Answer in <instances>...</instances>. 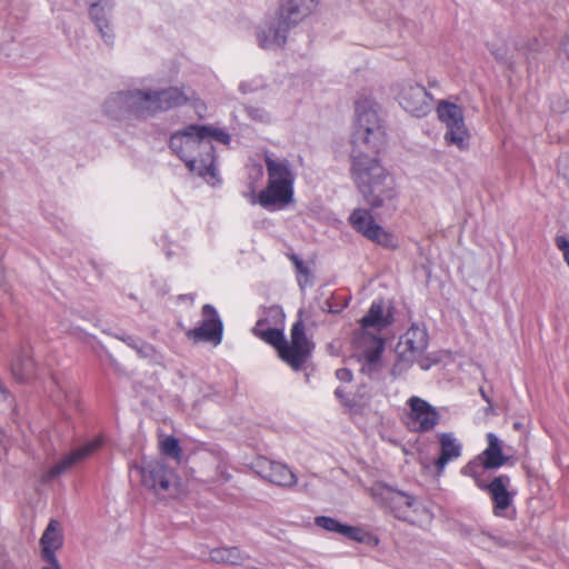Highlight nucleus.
I'll use <instances>...</instances> for the list:
<instances>
[{"label": "nucleus", "instance_id": "nucleus-13", "mask_svg": "<svg viewBox=\"0 0 569 569\" xmlns=\"http://www.w3.org/2000/svg\"><path fill=\"white\" fill-rule=\"evenodd\" d=\"M103 442L102 437H96L94 439L88 441L87 443L80 446L79 448L72 450L70 453L64 456L60 461H58L54 466L49 468L41 477L42 482L48 483L53 479L59 477L60 475L67 472L74 465L82 461L84 458L89 457L93 452H96L99 448H101Z\"/></svg>", "mask_w": 569, "mask_h": 569}, {"label": "nucleus", "instance_id": "nucleus-22", "mask_svg": "<svg viewBox=\"0 0 569 569\" xmlns=\"http://www.w3.org/2000/svg\"><path fill=\"white\" fill-rule=\"evenodd\" d=\"M62 543L63 538L59 530V522L51 519L40 539L42 560L56 562V551L62 547Z\"/></svg>", "mask_w": 569, "mask_h": 569}, {"label": "nucleus", "instance_id": "nucleus-45", "mask_svg": "<svg viewBox=\"0 0 569 569\" xmlns=\"http://www.w3.org/2000/svg\"><path fill=\"white\" fill-rule=\"evenodd\" d=\"M562 52L565 53V56L569 60V37L566 38V40L562 42Z\"/></svg>", "mask_w": 569, "mask_h": 569}, {"label": "nucleus", "instance_id": "nucleus-35", "mask_svg": "<svg viewBox=\"0 0 569 569\" xmlns=\"http://www.w3.org/2000/svg\"><path fill=\"white\" fill-rule=\"evenodd\" d=\"M315 525L328 532L342 533L345 523L329 516H318L315 518Z\"/></svg>", "mask_w": 569, "mask_h": 569}, {"label": "nucleus", "instance_id": "nucleus-31", "mask_svg": "<svg viewBox=\"0 0 569 569\" xmlns=\"http://www.w3.org/2000/svg\"><path fill=\"white\" fill-rule=\"evenodd\" d=\"M380 436L382 440L388 441L393 446L400 447L405 455H411L416 443L418 442V436L416 432H413L412 437L406 441L395 433V429H381Z\"/></svg>", "mask_w": 569, "mask_h": 569}, {"label": "nucleus", "instance_id": "nucleus-23", "mask_svg": "<svg viewBox=\"0 0 569 569\" xmlns=\"http://www.w3.org/2000/svg\"><path fill=\"white\" fill-rule=\"evenodd\" d=\"M153 91L158 113L183 106L191 99L187 92L177 87Z\"/></svg>", "mask_w": 569, "mask_h": 569}, {"label": "nucleus", "instance_id": "nucleus-40", "mask_svg": "<svg viewBox=\"0 0 569 569\" xmlns=\"http://www.w3.org/2000/svg\"><path fill=\"white\" fill-rule=\"evenodd\" d=\"M346 307H347V301H343L338 305V303H336V299H328L326 301V306L323 309L330 313H338Z\"/></svg>", "mask_w": 569, "mask_h": 569}, {"label": "nucleus", "instance_id": "nucleus-34", "mask_svg": "<svg viewBox=\"0 0 569 569\" xmlns=\"http://www.w3.org/2000/svg\"><path fill=\"white\" fill-rule=\"evenodd\" d=\"M161 452L169 457L174 459L176 461L180 462L182 457V450L179 443V440L172 436L167 437L164 440L161 441Z\"/></svg>", "mask_w": 569, "mask_h": 569}, {"label": "nucleus", "instance_id": "nucleus-9", "mask_svg": "<svg viewBox=\"0 0 569 569\" xmlns=\"http://www.w3.org/2000/svg\"><path fill=\"white\" fill-rule=\"evenodd\" d=\"M202 321L201 323L189 330L187 337L193 342H211L213 346H218L222 340L223 326L222 321L211 305H204L202 307Z\"/></svg>", "mask_w": 569, "mask_h": 569}, {"label": "nucleus", "instance_id": "nucleus-19", "mask_svg": "<svg viewBox=\"0 0 569 569\" xmlns=\"http://www.w3.org/2000/svg\"><path fill=\"white\" fill-rule=\"evenodd\" d=\"M130 117L147 119L158 113L154 91L151 89L128 90Z\"/></svg>", "mask_w": 569, "mask_h": 569}, {"label": "nucleus", "instance_id": "nucleus-38", "mask_svg": "<svg viewBox=\"0 0 569 569\" xmlns=\"http://www.w3.org/2000/svg\"><path fill=\"white\" fill-rule=\"evenodd\" d=\"M555 242L557 248L562 252L563 259L569 267V240L565 236H557Z\"/></svg>", "mask_w": 569, "mask_h": 569}, {"label": "nucleus", "instance_id": "nucleus-32", "mask_svg": "<svg viewBox=\"0 0 569 569\" xmlns=\"http://www.w3.org/2000/svg\"><path fill=\"white\" fill-rule=\"evenodd\" d=\"M463 532L470 538L472 543L482 548L490 547L491 543L496 546L503 545V539L501 537L493 536L483 530L463 529Z\"/></svg>", "mask_w": 569, "mask_h": 569}, {"label": "nucleus", "instance_id": "nucleus-51", "mask_svg": "<svg viewBox=\"0 0 569 569\" xmlns=\"http://www.w3.org/2000/svg\"><path fill=\"white\" fill-rule=\"evenodd\" d=\"M496 58H497V59H502V58H503V54H496Z\"/></svg>", "mask_w": 569, "mask_h": 569}, {"label": "nucleus", "instance_id": "nucleus-30", "mask_svg": "<svg viewBox=\"0 0 569 569\" xmlns=\"http://www.w3.org/2000/svg\"><path fill=\"white\" fill-rule=\"evenodd\" d=\"M57 389L52 392V399L58 406L67 405L77 408L79 405L78 390L74 387L60 385L54 380Z\"/></svg>", "mask_w": 569, "mask_h": 569}, {"label": "nucleus", "instance_id": "nucleus-21", "mask_svg": "<svg viewBox=\"0 0 569 569\" xmlns=\"http://www.w3.org/2000/svg\"><path fill=\"white\" fill-rule=\"evenodd\" d=\"M438 437L440 455L435 460V467L437 477H440L443 475L446 466L461 456L462 445L452 432H442Z\"/></svg>", "mask_w": 569, "mask_h": 569}, {"label": "nucleus", "instance_id": "nucleus-20", "mask_svg": "<svg viewBox=\"0 0 569 569\" xmlns=\"http://www.w3.org/2000/svg\"><path fill=\"white\" fill-rule=\"evenodd\" d=\"M319 0H281L278 12L293 28L315 12Z\"/></svg>", "mask_w": 569, "mask_h": 569}, {"label": "nucleus", "instance_id": "nucleus-52", "mask_svg": "<svg viewBox=\"0 0 569 569\" xmlns=\"http://www.w3.org/2000/svg\"><path fill=\"white\" fill-rule=\"evenodd\" d=\"M413 431H425L426 429L425 428H421V429H412Z\"/></svg>", "mask_w": 569, "mask_h": 569}, {"label": "nucleus", "instance_id": "nucleus-6", "mask_svg": "<svg viewBox=\"0 0 569 569\" xmlns=\"http://www.w3.org/2000/svg\"><path fill=\"white\" fill-rule=\"evenodd\" d=\"M177 475L163 461L154 460L141 467L142 485L158 496L171 495Z\"/></svg>", "mask_w": 569, "mask_h": 569}, {"label": "nucleus", "instance_id": "nucleus-8", "mask_svg": "<svg viewBox=\"0 0 569 569\" xmlns=\"http://www.w3.org/2000/svg\"><path fill=\"white\" fill-rule=\"evenodd\" d=\"M407 403L409 418L418 427H436L449 421V410L446 407L437 408L417 396L410 397Z\"/></svg>", "mask_w": 569, "mask_h": 569}, {"label": "nucleus", "instance_id": "nucleus-26", "mask_svg": "<svg viewBox=\"0 0 569 569\" xmlns=\"http://www.w3.org/2000/svg\"><path fill=\"white\" fill-rule=\"evenodd\" d=\"M211 561L216 563H227L231 566H240L249 556L242 552L238 547H219L210 551Z\"/></svg>", "mask_w": 569, "mask_h": 569}, {"label": "nucleus", "instance_id": "nucleus-28", "mask_svg": "<svg viewBox=\"0 0 569 569\" xmlns=\"http://www.w3.org/2000/svg\"><path fill=\"white\" fill-rule=\"evenodd\" d=\"M439 119L446 124V127H452L455 124H462L463 113L459 106L447 101H440L437 108Z\"/></svg>", "mask_w": 569, "mask_h": 569}, {"label": "nucleus", "instance_id": "nucleus-5", "mask_svg": "<svg viewBox=\"0 0 569 569\" xmlns=\"http://www.w3.org/2000/svg\"><path fill=\"white\" fill-rule=\"evenodd\" d=\"M315 343L307 338L302 320L293 323L290 331V341L284 340L278 355L291 369L298 371L311 357Z\"/></svg>", "mask_w": 569, "mask_h": 569}, {"label": "nucleus", "instance_id": "nucleus-2", "mask_svg": "<svg viewBox=\"0 0 569 569\" xmlns=\"http://www.w3.org/2000/svg\"><path fill=\"white\" fill-rule=\"evenodd\" d=\"M207 129L203 124H190L173 132L169 140V147L187 166V168L202 178L214 179L216 154L212 141L203 139L202 132Z\"/></svg>", "mask_w": 569, "mask_h": 569}, {"label": "nucleus", "instance_id": "nucleus-49", "mask_svg": "<svg viewBox=\"0 0 569 569\" xmlns=\"http://www.w3.org/2000/svg\"><path fill=\"white\" fill-rule=\"evenodd\" d=\"M480 393L482 396V398L487 401V403L489 405L488 409H491V402L488 398V396L486 395L485 390L483 389H480Z\"/></svg>", "mask_w": 569, "mask_h": 569}, {"label": "nucleus", "instance_id": "nucleus-10", "mask_svg": "<svg viewBox=\"0 0 569 569\" xmlns=\"http://www.w3.org/2000/svg\"><path fill=\"white\" fill-rule=\"evenodd\" d=\"M252 469L259 477L279 487L297 485L296 473L286 463L258 457L252 462Z\"/></svg>", "mask_w": 569, "mask_h": 569}, {"label": "nucleus", "instance_id": "nucleus-42", "mask_svg": "<svg viewBox=\"0 0 569 569\" xmlns=\"http://www.w3.org/2000/svg\"><path fill=\"white\" fill-rule=\"evenodd\" d=\"M336 377L343 382H349L352 380V372L347 368H340L336 371Z\"/></svg>", "mask_w": 569, "mask_h": 569}, {"label": "nucleus", "instance_id": "nucleus-27", "mask_svg": "<svg viewBox=\"0 0 569 569\" xmlns=\"http://www.w3.org/2000/svg\"><path fill=\"white\" fill-rule=\"evenodd\" d=\"M267 322V319H259L253 327V333L267 343L273 346L279 352L286 340L283 332L278 328H264Z\"/></svg>", "mask_w": 569, "mask_h": 569}, {"label": "nucleus", "instance_id": "nucleus-33", "mask_svg": "<svg viewBox=\"0 0 569 569\" xmlns=\"http://www.w3.org/2000/svg\"><path fill=\"white\" fill-rule=\"evenodd\" d=\"M486 470L488 469L485 468L483 460L479 459L478 456L476 459L469 461L466 466L461 468V473L463 476L471 477L475 480L476 486L478 487V482H482L481 477L483 476Z\"/></svg>", "mask_w": 569, "mask_h": 569}, {"label": "nucleus", "instance_id": "nucleus-18", "mask_svg": "<svg viewBox=\"0 0 569 569\" xmlns=\"http://www.w3.org/2000/svg\"><path fill=\"white\" fill-rule=\"evenodd\" d=\"M113 3L110 0H99L89 8V17L96 24L104 43L112 47L114 43V33L110 24Z\"/></svg>", "mask_w": 569, "mask_h": 569}, {"label": "nucleus", "instance_id": "nucleus-46", "mask_svg": "<svg viewBox=\"0 0 569 569\" xmlns=\"http://www.w3.org/2000/svg\"><path fill=\"white\" fill-rule=\"evenodd\" d=\"M42 569H61V567L58 559H56V562H48V566L43 567Z\"/></svg>", "mask_w": 569, "mask_h": 569}, {"label": "nucleus", "instance_id": "nucleus-47", "mask_svg": "<svg viewBox=\"0 0 569 569\" xmlns=\"http://www.w3.org/2000/svg\"><path fill=\"white\" fill-rule=\"evenodd\" d=\"M290 260L295 264V268L298 267V263H302L303 261L296 254L290 256Z\"/></svg>", "mask_w": 569, "mask_h": 569}, {"label": "nucleus", "instance_id": "nucleus-7", "mask_svg": "<svg viewBox=\"0 0 569 569\" xmlns=\"http://www.w3.org/2000/svg\"><path fill=\"white\" fill-rule=\"evenodd\" d=\"M350 224L367 239L386 248L395 247V237L378 224L370 210L357 208L349 217Z\"/></svg>", "mask_w": 569, "mask_h": 569}, {"label": "nucleus", "instance_id": "nucleus-50", "mask_svg": "<svg viewBox=\"0 0 569 569\" xmlns=\"http://www.w3.org/2000/svg\"><path fill=\"white\" fill-rule=\"evenodd\" d=\"M512 427L518 428V427H522V425H521L520 422H515V423L512 425Z\"/></svg>", "mask_w": 569, "mask_h": 569}, {"label": "nucleus", "instance_id": "nucleus-12", "mask_svg": "<svg viewBox=\"0 0 569 569\" xmlns=\"http://www.w3.org/2000/svg\"><path fill=\"white\" fill-rule=\"evenodd\" d=\"M293 27L278 12L276 17L269 18L257 32L258 43L262 49H280Z\"/></svg>", "mask_w": 569, "mask_h": 569}, {"label": "nucleus", "instance_id": "nucleus-16", "mask_svg": "<svg viewBox=\"0 0 569 569\" xmlns=\"http://www.w3.org/2000/svg\"><path fill=\"white\" fill-rule=\"evenodd\" d=\"M9 369L12 379L18 383H31L38 377V365L30 347H21L13 351Z\"/></svg>", "mask_w": 569, "mask_h": 569}, {"label": "nucleus", "instance_id": "nucleus-48", "mask_svg": "<svg viewBox=\"0 0 569 569\" xmlns=\"http://www.w3.org/2000/svg\"><path fill=\"white\" fill-rule=\"evenodd\" d=\"M335 395L337 398H339L341 400L345 398L343 390L341 388H337L335 391Z\"/></svg>", "mask_w": 569, "mask_h": 569}, {"label": "nucleus", "instance_id": "nucleus-39", "mask_svg": "<svg viewBox=\"0 0 569 569\" xmlns=\"http://www.w3.org/2000/svg\"><path fill=\"white\" fill-rule=\"evenodd\" d=\"M136 351L139 353L142 358H153L156 356V349L152 345L141 341L138 345V348Z\"/></svg>", "mask_w": 569, "mask_h": 569}, {"label": "nucleus", "instance_id": "nucleus-44", "mask_svg": "<svg viewBox=\"0 0 569 569\" xmlns=\"http://www.w3.org/2000/svg\"><path fill=\"white\" fill-rule=\"evenodd\" d=\"M567 104H568L567 100H563L562 102H560L559 106H557L556 103L552 102L551 109L555 112H563L567 109Z\"/></svg>", "mask_w": 569, "mask_h": 569}, {"label": "nucleus", "instance_id": "nucleus-25", "mask_svg": "<svg viewBox=\"0 0 569 569\" xmlns=\"http://www.w3.org/2000/svg\"><path fill=\"white\" fill-rule=\"evenodd\" d=\"M488 446L479 455V459L483 460L485 468L496 470L506 465L508 458L502 452L501 441L493 433L487 435Z\"/></svg>", "mask_w": 569, "mask_h": 569}, {"label": "nucleus", "instance_id": "nucleus-29", "mask_svg": "<svg viewBox=\"0 0 569 569\" xmlns=\"http://www.w3.org/2000/svg\"><path fill=\"white\" fill-rule=\"evenodd\" d=\"M445 141L449 146H456L459 150H466L469 147V133L465 126V120L462 124H455L452 127H447V131L445 133Z\"/></svg>", "mask_w": 569, "mask_h": 569}, {"label": "nucleus", "instance_id": "nucleus-14", "mask_svg": "<svg viewBox=\"0 0 569 569\" xmlns=\"http://www.w3.org/2000/svg\"><path fill=\"white\" fill-rule=\"evenodd\" d=\"M431 96L420 84H407L399 94L400 106L417 118L425 117L431 111Z\"/></svg>", "mask_w": 569, "mask_h": 569}, {"label": "nucleus", "instance_id": "nucleus-17", "mask_svg": "<svg viewBox=\"0 0 569 569\" xmlns=\"http://www.w3.org/2000/svg\"><path fill=\"white\" fill-rule=\"evenodd\" d=\"M427 347V330L417 325H412L400 338L397 350L400 357L406 361H415L423 355Z\"/></svg>", "mask_w": 569, "mask_h": 569}, {"label": "nucleus", "instance_id": "nucleus-15", "mask_svg": "<svg viewBox=\"0 0 569 569\" xmlns=\"http://www.w3.org/2000/svg\"><path fill=\"white\" fill-rule=\"evenodd\" d=\"M510 485L511 479L508 475H499L490 483L478 482L479 489L487 490L490 493L493 503V515L497 517L503 516V511L513 502L516 491L509 490Z\"/></svg>", "mask_w": 569, "mask_h": 569}, {"label": "nucleus", "instance_id": "nucleus-41", "mask_svg": "<svg viewBox=\"0 0 569 569\" xmlns=\"http://www.w3.org/2000/svg\"><path fill=\"white\" fill-rule=\"evenodd\" d=\"M296 271L298 274L305 276L306 279H308L310 277V269L308 268V266H306L305 262L298 263V267H296ZM306 282H307V280L302 281L300 278L298 279V283L301 288H305Z\"/></svg>", "mask_w": 569, "mask_h": 569}, {"label": "nucleus", "instance_id": "nucleus-4", "mask_svg": "<svg viewBox=\"0 0 569 569\" xmlns=\"http://www.w3.org/2000/svg\"><path fill=\"white\" fill-rule=\"evenodd\" d=\"M391 323V317L383 315L381 301H373L367 315L360 320L361 335L357 338L359 346L363 347L365 366L362 371L371 373L377 371L380 365L381 353L385 349V340L370 329L379 332Z\"/></svg>", "mask_w": 569, "mask_h": 569}, {"label": "nucleus", "instance_id": "nucleus-1", "mask_svg": "<svg viewBox=\"0 0 569 569\" xmlns=\"http://www.w3.org/2000/svg\"><path fill=\"white\" fill-rule=\"evenodd\" d=\"M386 142V130L376 106L357 101L350 136V178L370 210H382L390 217L398 209L399 190L395 177L377 154Z\"/></svg>", "mask_w": 569, "mask_h": 569}, {"label": "nucleus", "instance_id": "nucleus-24", "mask_svg": "<svg viewBox=\"0 0 569 569\" xmlns=\"http://www.w3.org/2000/svg\"><path fill=\"white\" fill-rule=\"evenodd\" d=\"M102 110L107 117L113 120L130 118L128 91L111 93L103 102Z\"/></svg>", "mask_w": 569, "mask_h": 569}, {"label": "nucleus", "instance_id": "nucleus-36", "mask_svg": "<svg viewBox=\"0 0 569 569\" xmlns=\"http://www.w3.org/2000/svg\"><path fill=\"white\" fill-rule=\"evenodd\" d=\"M207 129L206 132H202L203 139H209L210 141L213 139L223 144H228L231 140V137L228 132L222 129L213 128L210 126H204Z\"/></svg>", "mask_w": 569, "mask_h": 569}, {"label": "nucleus", "instance_id": "nucleus-43", "mask_svg": "<svg viewBox=\"0 0 569 569\" xmlns=\"http://www.w3.org/2000/svg\"><path fill=\"white\" fill-rule=\"evenodd\" d=\"M120 339L134 350L138 348V345L141 342V340H139L138 338L131 337V336L120 337Z\"/></svg>", "mask_w": 569, "mask_h": 569}, {"label": "nucleus", "instance_id": "nucleus-37", "mask_svg": "<svg viewBox=\"0 0 569 569\" xmlns=\"http://www.w3.org/2000/svg\"><path fill=\"white\" fill-rule=\"evenodd\" d=\"M341 536L357 542H363L366 532L363 529L350 525H345Z\"/></svg>", "mask_w": 569, "mask_h": 569}, {"label": "nucleus", "instance_id": "nucleus-11", "mask_svg": "<svg viewBox=\"0 0 569 569\" xmlns=\"http://www.w3.org/2000/svg\"><path fill=\"white\" fill-rule=\"evenodd\" d=\"M379 496L381 505L398 519L407 520L411 512L417 511L418 499L409 492L383 486Z\"/></svg>", "mask_w": 569, "mask_h": 569}, {"label": "nucleus", "instance_id": "nucleus-3", "mask_svg": "<svg viewBox=\"0 0 569 569\" xmlns=\"http://www.w3.org/2000/svg\"><path fill=\"white\" fill-rule=\"evenodd\" d=\"M267 187L258 194L259 204L268 210L283 208L293 200L295 173L288 159L266 154Z\"/></svg>", "mask_w": 569, "mask_h": 569}]
</instances>
